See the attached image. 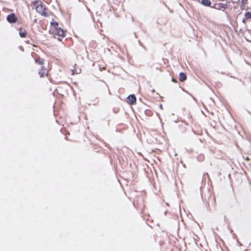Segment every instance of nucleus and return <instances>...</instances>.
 I'll list each match as a JSON object with an SVG mask.
<instances>
[{"label":"nucleus","instance_id":"nucleus-2","mask_svg":"<svg viewBox=\"0 0 251 251\" xmlns=\"http://www.w3.org/2000/svg\"><path fill=\"white\" fill-rule=\"evenodd\" d=\"M51 33L54 36H58L57 39L59 41H61V39L60 38H64L66 36V31L64 30L62 28H59L58 29H56L55 30H52V32H51Z\"/></svg>","mask_w":251,"mask_h":251},{"label":"nucleus","instance_id":"nucleus-6","mask_svg":"<svg viewBox=\"0 0 251 251\" xmlns=\"http://www.w3.org/2000/svg\"><path fill=\"white\" fill-rule=\"evenodd\" d=\"M32 55L34 58V60L36 63L40 65L41 66H43L44 61L43 59L41 58L38 56L35 52H33Z\"/></svg>","mask_w":251,"mask_h":251},{"label":"nucleus","instance_id":"nucleus-17","mask_svg":"<svg viewBox=\"0 0 251 251\" xmlns=\"http://www.w3.org/2000/svg\"><path fill=\"white\" fill-rule=\"evenodd\" d=\"M214 202L215 203V198L214 197Z\"/></svg>","mask_w":251,"mask_h":251},{"label":"nucleus","instance_id":"nucleus-15","mask_svg":"<svg viewBox=\"0 0 251 251\" xmlns=\"http://www.w3.org/2000/svg\"><path fill=\"white\" fill-rule=\"evenodd\" d=\"M172 81L174 82L175 83L177 82V81L175 78H172Z\"/></svg>","mask_w":251,"mask_h":251},{"label":"nucleus","instance_id":"nucleus-13","mask_svg":"<svg viewBox=\"0 0 251 251\" xmlns=\"http://www.w3.org/2000/svg\"><path fill=\"white\" fill-rule=\"evenodd\" d=\"M70 72H71V74L72 75H74L75 74H79L80 72V70L78 69V70H77L76 69H75V70L72 69V70H71Z\"/></svg>","mask_w":251,"mask_h":251},{"label":"nucleus","instance_id":"nucleus-10","mask_svg":"<svg viewBox=\"0 0 251 251\" xmlns=\"http://www.w3.org/2000/svg\"><path fill=\"white\" fill-rule=\"evenodd\" d=\"M186 79L187 75L185 73L181 72L179 74V80L180 82H183L186 80Z\"/></svg>","mask_w":251,"mask_h":251},{"label":"nucleus","instance_id":"nucleus-11","mask_svg":"<svg viewBox=\"0 0 251 251\" xmlns=\"http://www.w3.org/2000/svg\"><path fill=\"white\" fill-rule=\"evenodd\" d=\"M251 19V12L248 11V12L245 13V18L243 19L242 22L245 24V23H246V22L247 20H248L249 19Z\"/></svg>","mask_w":251,"mask_h":251},{"label":"nucleus","instance_id":"nucleus-9","mask_svg":"<svg viewBox=\"0 0 251 251\" xmlns=\"http://www.w3.org/2000/svg\"><path fill=\"white\" fill-rule=\"evenodd\" d=\"M19 35L21 37L25 38L26 37L27 32L25 29H24L22 27H21L19 30Z\"/></svg>","mask_w":251,"mask_h":251},{"label":"nucleus","instance_id":"nucleus-12","mask_svg":"<svg viewBox=\"0 0 251 251\" xmlns=\"http://www.w3.org/2000/svg\"><path fill=\"white\" fill-rule=\"evenodd\" d=\"M201 3L204 6L211 7V2L210 0H201Z\"/></svg>","mask_w":251,"mask_h":251},{"label":"nucleus","instance_id":"nucleus-8","mask_svg":"<svg viewBox=\"0 0 251 251\" xmlns=\"http://www.w3.org/2000/svg\"><path fill=\"white\" fill-rule=\"evenodd\" d=\"M50 32H52L53 30H55L56 29L60 28V27H59L58 23L57 22L54 21L53 20L50 23Z\"/></svg>","mask_w":251,"mask_h":251},{"label":"nucleus","instance_id":"nucleus-1","mask_svg":"<svg viewBox=\"0 0 251 251\" xmlns=\"http://www.w3.org/2000/svg\"><path fill=\"white\" fill-rule=\"evenodd\" d=\"M31 5L36 10L37 12L41 15L48 17L50 16V14L48 12V9L46 5L41 0H34L32 1Z\"/></svg>","mask_w":251,"mask_h":251},{"label":"nucleus","instance_id":"nucleus-3","mask_svg":"<svg viewBox=\"0 0 251 251\" xmlns=\"http://www.w3.org/2000/svg\"><path fill=\"white\" fill-rule=\"evenodd\" d=\"M48 70L43 66H40V68L38 69V74L40 77H44L46 76H48Z\"/></svg>","mask_w":251,"mask_h":251},{"label":"nucleus","instance_id":"nucleus-14","mask_svg":"<svg viewBox=\"0 0 251 251\" xmlns=\"http://www.w3.org/2000/svg\"><path fill=\"white\" fill-rule=\"evenodd\" d=\"M248 0H242V6L244 7L246 5H247L248 3Z\"/></svg>","mask_w":251,"mask_h":251},{"label":"nucleus","instance_id":"nucleus-5","mask_svg":"<svg viewBox=\"0 0 251 251\" xmlns=\"http://www.w3.org/2000/svg\"><path fill=\"white\" fill-rule=\"evenodd\" d=\"M6 20L9 23H15L17 22L18 18L14 13H11L7 16Z\"/></svg>","mask_w":251,"mask_h":251},{"label":"nucleus","instance_id":"nucleus-4","mask_svg":"<svg viewBox=\"0 0 251 251\" xmlns=\"http://www.w3.org/2000/svg\"><path fill=\"white\" fill-rule=\"evenodd\" d=\"M227 2L226 3H215L213 6H212V8H215L217 10H225L227 8Z\"/></svg>","mask_w":251,"mask_h":251},{"label":"nucleus","instance_id":"nucleus-7","mask_svg":"<svg viewBox=\"0 0 251 251\" xmlns=\"http://www.w3.org/2000/svg\"><path fill=\"white\" fill-rule=\"evenodd\" d=\"M127 102L130 104H134L136 101V98L134 95H130L127 97Z\"/></svg>","mask_w":251,"mask_h":251},{"label":"nucleus","instance_id":"nucleus-16","mask_svg":"<svg viewBox=\"0 0 251 251\" xmlns=\"http://www.w3.org/2000/svg\"><path fill=\"white\" fill-rule=\"evenodd\" d=\"M245 159L247 160V161H249L250 160V158L249 157H247L245 158Z\"/></svg>","mask_w":251,"mask_h":251}]
</instances>
